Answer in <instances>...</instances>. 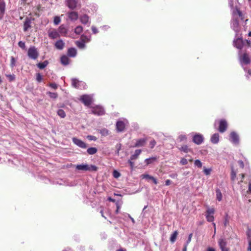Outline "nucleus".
I'll return each mask as SVG.
<instances>
[{"mask_svg": "<svg viewBox=\"0 0 251 251\" xmlns=\"http://www.w3.org/2000/svg\"><path fill=\"white\" fill-rule=\"evenodd\" d=\"M75 168L77 170L89 172H96L98 170V167L95 165L86 164L77 165Z\"/></svg>", "mask_w": 251, "mask_h": 251, "instance_id": "nucleus-1", "label": "nucleus"}, {"mask_svg": "<svg viewBox=\"0 0 251 251\" xmlns=\"http://www.w3.org/2000/svg\"><path fill=\"white\" fill-rule=\"evenodd\" d=\"M27 55L30 59L36 60L39 56V52L34 46H32L28 49Z\"/></svg>", "mask_w": 251, "mask_h": 251, "instance_id": "nucleus-2", "label": "nucleus"}, {"mask_svg": "<svg viewBox=\"0 0 251 251\" xmlns=\"http://www.w3.org/2000/svg\"><path fill=\"white\" fill-rule=\"evenodd\" d=\"M93 96L91 95H83L80 98V101L83 102L85 105L89 106L92 102Z\"/></svg>", "mask_w": 251, "mask_h": 251, "instance_id": "nucleus-3", "label": "nucleus"}, {"mask_svg": "<svg viewBox=\"0 0 251 251\" xmlns=\"http://www.w3.org/2000/svg\"><path fill=\"white\" fill-rule=\"evenodd\" d=\"M86 84L85 82L79 81L76 78H72V85L75 88L77 89H84L85 88Z\"/></svg>", "mask_w": 251, "mask_h": 251, "instance_id": "nucleus-4", "label": "nucleus"}, {"mask_svg": "<svg viewBox=\"0 0 251 251\" xmlns=\"http://www.w3.org/2000/svg\"><path fill=\"white\" fill-rule=\"evenodd\" d=\"M229 140L234 145H238L239 143V137L238 135L234 131H232L230 134Z\"/></svg>", "mask_w": 251, "mask_h": 251, "instance_id": "nucleus-5", "label": "nucleus"}, {"mask_svg": "<svg viewBox=\"0 0 251 251\" xmlns=\"http://www.w3.org/2000/svg\"><path fill=\"white\" fill-rule=\"evenodd\" d=\"M48 33L49 37L51 39H55L60 37L59 32L55 29L49 30Z\"/></svg>", "mask_w": 251, "mask_h": 251, "instance_id": "nucleus-6", "label": "nucleus"}, {"mask_svg": "<svg viewBox=\"0 0 251 251\" xmlns=\"http://www.w3.org/2000/svg\"><path fill=\"white\" fill-rule=\"evenodd\" d=\"M72 140L73 143L79 148H81L82 149H86L87 147V144L80 139H79L75 137H74L72 139Z\"/></svg>", "mask_w": 251, "mask_h": 251, "instance_id": "nucleus-7", "label": "nucleus"}, {"mask_svg": "<svg viewBox=\"0 0 251 251\" xmlns=\"http://www.w3.org/2000/svg\"><path fill=\"white\" fill-rule=\"evenodd\" d=\"M204 138L202 135L196 133L193 138V141L197 145H200L203 142Z\"/></svg>", "mask_w": 251, "mask_h": 251, "instance_id": "nucleus-8", "label": "nucleus"}, {"mask_svg": "<svg viewBox=\"0 0 251 251\" xmlns=\"http://www.w3.org/2000/svg\"><path fill=\"white\" fill-rule=\"evenodd\" d=\"M218 245L221 250V251H228V249L226 247L227 242L225 239L220 238L218 240Z\"/></svg>", "mask_w": 251, "mask_h": 251, "instance_id": "nucleus-9", "label": "nucleus"}, {"mask_svg": "<svg viewBox=\"0 0 251 251\" xmlns=\"http://www.w3.org/2000/svg\"><path fill=\"white\" fill-rule=\"evenodd\" d=\"M240 61L242 66L244 64H249L251 62V60L249 55L247 53H244L242 56L240 57Z\"/></svg>", "mask_w": 251, "mask_h": 251, "instance_id": "nucleus-10", "label": "nucleus"}, {"mask_svg": "<svg viewBox=\"0 0 251 251\" xmlns=\"http://www.w3.org/2000/svg\"><path fill=\"white\" fill-rule=\"evenodd\" d=\"M79 19L80 22L83 25H87V26H89L90 25L91 22L90 21L89 17L86 15L84 14L81 15L79 17Z\"/></svg>", "mask_w": 251, "mask_h": 251, "instance_id": "nucleus-11", "label": "nucleus"}, {"mask_svg": "<svg viewBox=\"0 0 251 251\" xmlns=\"http://www.w3.org/2000/svg\"><path fill=\"white\" fill-rule=\"evenodd\" d=\"M92 113L95 115L100 116L104 114V110L102 107L98 106L93 108Z\"/></svg>", "mask_w": 251, "mask_h": 251, "instance_id": "nucleus-12", "label": "nucleus"}, {"mask_svg": "<svg viewBox=\"0 0 251 251\" xmlns=\"http://www.w3.org/2000/svg\"><path fill=\"white\" fill-rule=\"evenodd\" d=\"M227 124L225 120H222L220 122L219 131L221 132H224L227 129Z\"/></svg>", "mask_w": 251, "mask_h": 251, "instance_id": "nucleus-13", "label": "nucleus"}, {"mask_svg": "<svg viewBox=\"0 0 251 251\" xmlns=\"http://www.w3.org/2000/svg\"><path fill=\"white\" fill-rule=\"evenodd\" d=\"M233 44L234 46L237 49H241L244 46L245 43L241 38H238L234 41Z\"/></svg>", "mask_w": 251, "mask_h": 251, "instance_id": "nucleus-14", "label": "nucleus"}, {"mask_svg": "<svg viewBox=\"0 0 251 251\" xmlns=\"http://www.w3.org/2000/svg\"><path fill=\"white\" fill-rule=\"evenodd\" d=\"M239 23L238 20L237 19H233L231 21V27L236 33L239 31Z\"/></svg>", "mask_w": 251, "mask_h": 251, "instance_id": "nucleus-15", "label": "nucleus"}, {"mask_svg": "<svg viewBox=\"0 0 251 251\" xmlns=\"http://www.w3.org/2000/svg\"><path fill=\"white\" fill-rule=\"evenodd\" d=\"M68 18L72 21H75L78 18V13L75 11H72L67 13Z\"/></svg>", "mask_w": 251, "mask_h": 251, "instance_id": "nucleus-16", "label": "nucleus"}, {"mask_svg": "<svg viewBox=\"0 0 251 251\" xmlns=\"http://www.w3.org/2000/svg\"><path fill=\"white\" fill-rule=\"evenodd\" d=\"M5 10V3L4 0H0V20H1L4 16Z\"/></svg>", "mask_w": 251, "mask_h": 251, "instance_id": "nucleus-17", "label": "nucleus"}, {"mask_svg": "<svg viewBox=\"0 0 251 251\" xmlns=\"http://www.w3.org/2000/svg\"><path fill=\"white\" fill-rule=\"evenodd\" d=\"M31 20L28 18H26L24 24V31H26L31 27Z\"/></svg>", "mask_w": 251, "mask_h": 251, "instance_id": "nucleus-18", "label": "nucleus"}, {"mask_svg": "<svg viewBox=\"0 0 251 251\" xmlns=\"http://www.w3.org/2000/svg\"><path fill=\"white\" fill-rule=\"evenodd\" d=\"M77 2V0H68L67 5L70 9H74L76 7Z\"/></svg>", "mask_w": 251, "mask_h": 251, "instance_id": "nucleus-19", "label": "nucleus"}, {"mask_svg": "<svg viewBox=\"0 0 251 251\" xmlns=\"http://www.w3.org/2000/svg\"><path fill=\"white\" fill-rule=\"evenodd\" d=\"M125 128V124L123 121H118L116 123V128L118 131H123Z\"/></svg>", "mask_w": 251, "mask_h": 251, "instance_id": "nucleus-20", "label": "nucleus"}, {"mask_svg": "<svg viewBox=\"0 0 251 251\" xmlns=\"http://www.w3.org/2000/svg\"><path fill=\"white\" fill-rule=\"evenodd\" d=\"M147 141L146 138H140L136 140V143L134 145L135 147H143L145 145Z\"/></svg>", "mask_w": 251, "mask_h": 251, "instance_id": "nucleus-21", "label": "nucleus"}, {"mask_svg": "<svg viewBox=\"0 0 251 251\" xmlns=\"http://www.w3.org/2000/svg\"><path fill=\"white\" fill-rule=\"evenodd\" d=\"M54 46L57 49L61 50L64 48L65 43L62 40H59L55 42Z\"/></svg>", "mask_w": 251, "mask_h": 251, "instance_id": "nucleus-22", "label": "nucleus"}, {"mask_svg": "<svg viewBox=\"0 0 251 251\" xmlns=\"http://www.w3.org/2000/svg\"><path fill=\"white\" fill-rule=\"evenodd\" d=\"M210 141L214 144H217L219 141V135L218 133H214L210 138Z\"/></svg>", "mask_w": 251, "mask_h": 251, "instance_id": "nucleus-23", "label": "nucleus"}, {"mask_svg": "<svg viewBox=\"0 0 251 251\" xmlns=\"http://www.w3.org/2000/svg\"><path fill=\"white\" fill-rule=\"evenodd\" d=\"M70 59L65 55H62L60 58V62L63 65L66 66L69 64Z\"/></svg>", "mask_w": 251, "mask_h": 251, "instance_id": "nucleus-24", "label": "nucleus"}, {"mask_svg": "<svg viewBox=\"0 0 251 251\" xmlns=\"http://www.w3.org/2000/svg\"><path fill=\"white\" fill-rule=\"evenodd\" d=\"M67 54L69 57H74L76 55V50L74 48H71L68 49Z\"/></svg>", "mask_w": 251, "mask_h": 251, "instance_id": "nucleus-25", "label": "nucleus"}, {"mask_svg": "<svg viewBox=\"0 0 251 251\" xmlns=\"http://www.w3.org/2000/svg\"><path fill=\"white\" fill-rule=\"evenodd\" d=\"M49 64V62L47 60H45L43 62L39 63L37 64V67L40 69H43Z\"/></svg>", "mask_w": 251, "mask_h": 251, "instance_id": "nucleus-26", "label": "nucleus"}, {"mask_svg": "<svg viewBox=\"0 0 251 251\" xmlns=\"http://www.w3.org/2000/svg\"><path fill=\"white\" fill-rule=\"evenodd\" d=\"M141 152V150H135L134 153L130 156V158H131V160H135L137 159L138 156L140 154Z\"/></svg>", "mask_w": 251, "mask_h": 251, "instance_id": "nucleus-27", "label": "nucleus"}, {"mask_svg": "<svg viewBox=\"0 0 251 251\" xmlns=\"http://www.w3.org/2000/svg\"><path fill=\"white\" fill-rule=\"evenodd\" d=\"M75 45L80 49H84L86 47L85 44L81 40L80 41H75Z\"/></svg>", "mask_w": 251, "mask_h": 251, "instance_id": "nucleus-28", "label": "nucleus"}, {"mask_svg": "<svg viewBox=\"0 0 251 251\" xmlns=\"http://www.w3.org/2000/svg\"><path fill=\"white\" fill-rule=\"evenodd\" d=\"M80 40L85 44V43H87L90 41L91 36H88L84 34H82L81 36Z\"/></svg>", "mask_w": 251, "mask_h": 251, "instance_id": "nucleus-29", "label": "nucleus"}, {"mask_svg": "<svg viewBox=\"0 0 251 251\" xmlns=\"http://www.w3.org/2000/svg\"><path fill=\"white\" fill-rule=\"evenodd\" d=\"M98 151L97 148L94 147H91L87 149V152L90 155H93L95 154Z\"/></svg>", "mask_w": 251, "mask_h": 251, "instance_id": "nucleus-30", "label": "nucleus"}, {"mask_svg": "<svg viewBox=\"0 0 251 251\" xmlns=\"http://www.w3.org/2000/svg\"><path fill=\"white\" fill-rule=\"evenodd\" d=\"M99 132L103 136H107L109 134L108 130L105 128L99 129Z\"/></svg>", "mask_w": 251, "mask_h": 251, "instance_id": "nucleus-31", "label": "nucleus"}, {"mask_svg": "<svg viewBox=\"0 0 251 251\" xmlns=\"http://www.w3.org/2000/svg\"><path fill=\"white\" fill-rule=\"evenodd\" d=\"M216 199L217 200L220 201L222 200V194L221 192L220 189H217L216 190Z\"/></svg>", "mask_w": 251, "mask_h": 251, "instance_id": "nucleus-32", "label": "nucleus"}, {"mask_svg": "<svg viewBox=\"0 0 251 251\" xmlns=\"http://www.w3.org/2000/svg\"><path fill=\"white\" fill-rule=\"evenodd\" d=\"M83 31V27L81 25L77 26L75 29V33L76 34H80Z\"/></svg>", "mask_w": 251, "mask_h": 251, "instance_id": "nucleus-33", "label": "nucleus"}, {"mask_svg": "<svg viewBox=\"0 0 251 251\" xmlns=\"http://www.w3.org/2000/svg\"><path fill=\"white\" fill-rule=\"evenodd\" d=\"M177 232L175 231L174 233L171 235L170 237V241L172 243H174L176 240L177 235Z\"/></svg>", "mask_w": 251, "mask_h": 251, "instance_id": "nucleus-34", "label": "nucleus"}, {"mask_svg": "<svg viewBox=\"0 0 251 251\" xmlns=\"http://www.w3.org/2000/svg\"><path fill=\"white\" fill-rule=\"evenodd\" d=\"M57 114L58 116H59L61 118H63L66 116V113L64 112V111L62 109H59L57 111Z\"/></svg>", "mask_w": 251, "mask_h": 251, "instance_id": "nucleus-35", "label": "nucleus"}, {"mask_svg": "<svg viewBox=\"0 0 251 251\" xmlns=\"http://www.w3.org/2000/svg\"><path fill=\"white\" fill-rule=\"evenodd\" d=\"M16 60L13 56H11L10 58V67L13 68L16 66Z\"/></svg>", "mask_w": 251, "mask_h": 251, "instance_id": "nucleus-36", "label": "nucleus"}, {"mask_svg": "<svg viewBox=\"0 0 251 251\" xmlns=\"http://www.w3.org/2000/svg\"><path fill=\"white\" fill-rule=\"evenodd\" d=\"M179 150L185 153H187L189 151V149L187 145H184L179 148Z\"/></svg>", "mask_w": 251, "mask_h": 251, "instance_id": "nucleus-37", "label": "nucleus"}, {"mask_svg": "<svg viewBox=\"0 0 251 251\" xmlns=\"http://www.w3.org/2000/svg\"><path fill=\"white\" fill-rule=\"evenodd\" d=\"M180 142L186 141L187 140V137L185 135L181 134L178 137Z\"/></svg>", "mask_w": 251, "mask_h": 251, "instance_id": "nucleus-38", "label": "nucleus"}, {"mask_svg": "<svg viewBox=\"0 0 251 251\" xmlns=\"http://www.w3.org/2000/svg\"><path fill=\"white\" fill-rule=\"evenodd\" d=\"M206 220L209 222H211L214 221V217L213 215H205Z\"/></svg>", "mask_w": 251, "mask_h": 251, "instance_id": "nucleus-39", "label": "nucleus"}, {"mask_svg": "<svg viewBox=\"0 0 251 251\" xmlns=\"http://www.w3.org/2000/svg\"><path fill=\"white\" fill-rule=\"evenodd\" d=\"M121 147H122V145L120 143L119 144H117L116 145V151H115V153L117 155H119V151H120L121 150Z\"/></svg>", "mask_w": 251, "mask_h": 251, "instance_id": "nucleus-40", "label": "nucleus"}, {"mask_svg": "<svg viewBox=\"0 0 251 251\" xmlns=\"http://www.w3.org/2000/svg\"><path fill=\"white\" fill-rule=\"evenodd\" d=\"M194 164L196 166L200 168H201L202 166L201 162L199 159H197L195 161Z\"/></svg>", "mask_w": 251, "mask_h": 251, "instance_id": "nucleus-41", "label": "nucleus"}, {"mask_svg": "<svg viewBox=\"0 0 251 251\" xmlns=\"http://www.w3.org/2000/svg\"><path fill=\"white\" fill-rule=\"evenodd\" d=\"M61 22V19L59 17L55 16L54 18L53 23L55 25H58Z\"/></svg>", "mask_w": 251, "mask_h": 251, "instance_id": "nucleus-42", "label": "nucleus"}, {"mask_svg": "<svg viewBox=\"0 0 251 251\" xmlns=\"http://www.w3.org/2000/svg\"><path fill=\"white\" fill-rule=\"evenodd\" d=\"M48 94L50 96V98L52 99H56L57 97V94L56 93H52V92H48Z\"/></svg>", "mask_w": 251, "mask_h": 251, "instance_id": "nucleus-43", "label": "nucleus"}, {"mask_svg": "<svg viewBox=\"0 0 251 251\" xmlns=\"http://www.w3.org/2000/svg\"><path fill=\"white\" fill-rule=\"evenodd\" d=\"M214 213V209L208 208L206 210L205 215H213Z\"/></svg>", "mask_w": 251, "mask_h": 251, "instance_id": "nucleus-44", "label": "nucleus"}, {"mask_svg": "<svg viewBox=\"0 0 251 251\" xmlns=\"http://www.w3.org/2000/svg\"><path fill=\"white\" fill-rule=\"evenodd\" d=\"M59 30V32L60 33H67V30L63 26V25H61L59 26V28H58Z\"/></svg>", "mask_w": 251, "mask_h": 251, "instance_id": "nucleus-45", "label": "nucleus"}, {"mask_svg": "<svg viewBox=\"0 0 251 251\" xmlns=\"http://www.w3.org/2000/svg\"><path fill=\"white\" fill-rule=\"evenodd\" d=\"M211 171H212L211 169H210V168L207 169L205 167H203V172H204V174L206 176L210 175Z\"/></svg>", "mask_w": 251, "mask_h": 251, "instance_id": "nucleus-46", "label": "nucleus"}, {"mask_svg": "<svg viewBox=\"0 0 251 251\" xmlns=\"http://www.w3.org/2000/svg\"><path fill=\"white\" fill-rule=\"evenodd\" d=\"M36 79L38 82H40L43 80V76L40 73H38L36 74Z\"/></svg>", "mask_w": 251, "mask_h": 251, "instance_id": "nucleus-47", "label": "nucleus"}, {"mask_svg": "<svg viewBox=\"0 0 251 251\" xmlns=\"http://www.w3.org/2000/svg\"><path fill=\"white\" fill-rule=\"evenodd\" d=\"M18 46L23 49H25V43L24 42H23L22 41L19 42L18 43Z\"/></svg>", "mask_w": 251, "mask_h": 251, "instance_id": "nucleus-48", "label": "nucleus"}, {"mask_svg": "<svg viewBox=\"0 0 251 251\" xmlns=\"http://www.w3.org/2000/svg\"><path fill=\"white\" fill-rule=\"evenodd\" d=\"M87 138L90 141H96L97 139L96 136L93 135H88Z\"/></svg>", "mask_w": 251, "mask_h": 251, "instance_id": "nucleus-49", "label": "nucleus"}, {"mask_svg": "<svg viewBox=\"0 0 251 251\" xmlns=\"http://www.w3.org/2000/svg\"><path fill=\"white\" fill-rule=\"evenodd\" d=\"M132 160H131V158H130L128 161V162L130 165V168L131 170H133L134 166V163L132 161Z\"/></svg>", "mask_w": 251, "mask_h": 251, "instance_id": "nucleus-50", "label": "nucleus"}, {"mask_svg": "<svg viewBox=\"0 0 251 251\" xmlns=\"http://www.w3.org/2000/svg\"><path fill=\"white\" fill-rule=\"evenodd\" d=\"M6 76L9 78L10 81H13L15 78V75H6Z\"/></svg>", "mask_w": 251, "mask_h": 251, "instance_id": "nucleus-51", "label": "nucleus"}, {"mask_svg": "<svg viewBox=\"0 0 251 251\" xmlns=\"http://www.w3.org/2000/svg\"><path fill=\"white\" fill-rule=\"evenodd\" d=\"M156 145V142L154 140H152L151 141L150 143V148L152 149L154 148V147Z\"/></svg>", "mask_w": 251, "mask_h": 251, "instance_id": "nucleus-52", "label": "nucleus"}, {"mask_svg": "<svg viewBox=\"0 0 251 251\" xmlns=\"http://www.w3.org/2000/svg\"><path fill=\"white\" fill-rule=\"evenodd\" d=\"M245 44L244 46H248V47L251 46V41L250 40H246L244 41Z\"/></svg>", "mask_w": 251, "mask_h": 251, "instance_id": "nucleus-53", "label": "nucleus"}, {"mask_svg": "<svg viewBox=\"0 0 251 251\" xmlns=\"http://www.w3.org/2000/svg\"><path fill=\"white\" fill-rule=\"evenodd\" d=\"M180 163L182 165H186L188 163V161L186 159L183 158L180 160Z\"/></svg>", "mask_w": 251, "mask_h": 251, "instance_id": "nucleus-54", "label": "nucleus"}, {"mask_svg": "<svg viewBox=\"0 0 251 251\" xmlns=\"http://www.w3.org/2000/svg\"><path fill=\"white\" fill-rule=\"evenodd\" d=\"M49 86L54 89H56L57 88V85L55 83H51L49 84Z\"/></svg>", "mask_w": 251, "mask_h": 251, "instance_id": "nucleus-55", "label": "nucleus"}, {"mask_svg": "<svg viewBox=\"0 0 251 251\" xmlns=\"http://www.w3.org/2000/svg\"><path fill=\"white\" fill-rule=\"evenodd\" d=\"M120 176V174L118 172H117L116 171H114L113 172V176L114 177L118 178Z\"/></svg>", "mask_w": 251, "mask_h": 251, "instance_id": "nucleus-56", "label": "nucleus"}, {"mask_svg": "<svg viewBox=\"0 0 251 251\" xmlns=\"http://www.w3.org/2000/svg\"><path fill=\"white\" fill-rule=\"evenodd\" d=\"M142 176L143 178L149 179L151 180L152 179L151 177H153V176H150L149 175H143Z\"/></svg>", "mask_w": 251, "mask_h": 251, "instance_id": "nucleus-57", "label": "nucleus"}, {"mask_svg": "<svg viewBox=\"0 0 251 251\" xmlns=\"http://www.w3.org/2000/svg\"><path fill=\"white\" fill-rule=\"evenodd\" d=\"M91 28L94 34H97L98 33V30L95 26H92Z\"/></svg>", "mask_w": 251, "mask_h": 251, "instance_id": "nucleus-58", "label": "nucleus"}, {"mask_svg": "<svg viewBox=\"0 0 251 251\" xmlns=\"http://www.w3.org/2000/svg\"><path fill=\"white\" fill-rule=\"evenodd\" d=\"M228 220L227 218V215H226V217H225V221H224V226H226L228 224Z\"/></svg>", "mask_w": 251, "mask_h": 251, "instance_id": "nucleus-59", "label": "nucleus"}, {"mask_svg": "<svg viewBox=\"0 0 251 251\" xmlns=\"http://www.w3.org/2000/svg\"><path fill=\"white\" fill-rule=\"evenodd\" d=\"M235 177H236V173L232 171V172H231V179L234 180Z\"/></svg>", "mask_w": 251, "mask_h": 251, "instance_id": "nucleus-60", "label": "nucleus"}, {"mask_svg": "<svg viewBox=\"0 0 251 251\" xmlns=\"http://www.w3.org/2000/svg\"><path fill=\"white\" fill-rule=\"evenodd\" d=\"M238 163L240 166V167H241L242 168H243L244 167V162L243 161H242V160H239L238 161Z\"/></svg>", "mask_w": 251, "mask_h": 251, "instance_id": "nucleus-61", "label": "nucleus"}, {"mask_svg": "<svg viewBox=\"0 0 251 251\" xmlns=\"http://www.w3.org/2000/svg\"><path fill=\"white\" fill-rule=\"evenodd\" d=\"M248 250L249 251H251V240L250 239L249 240V247L248 248Z\"/></svg>", "mask_w": 251, "mask_h": 251, "instance_id": "nucleus-62", "label": "nucleus"}, {"mask_svg": "<svg viewBox=\"0 0 251 251\" xmlns=\"http://www.w3.org/2000/svg\"><path fill=\"white\" fill-rule=\"evenodd\" d=\"M171 183V181L170 179H167L165 181V185L167 186L169 185Z\"/></svg>", "mask_w": 251, "mask_h": 251, "instance_id": "nucleus-63", "label": "nucleus"}, {"mask_svg": "<svg viewBox=\"0 0 251 251\" xmlns=\"http://www.w3.org/2000/svg\"><path fill=\"white\" fill-rule=\"evenodd\" d=\"M249 191L251 193V182H250L249 183Z\"/></svg>", "mask_w": 251, "mask_h": 251, "instance_id": "nucleus-64", "label": "nucleus"}]
</instances>
